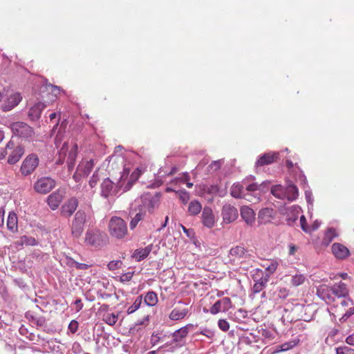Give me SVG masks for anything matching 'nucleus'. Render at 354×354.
Segmentation results:
<instances>
[{"mask_svg":"<svg viewBox=\"0 0 354 354\" xmlns=\"http://www.w3.org/2000/svg\"><path fill=\"white\" fill-rule=\"evenodd\" d=\"M332 252L337 259H344L349 255L348 249L344 245L335 243L331 247Z\"/></svg>","mask_w":354,"mask_h":354,"instance_id":"obj_18","label":"nucleus"},{"mask_svg":"<svg viewBox=\"0 0 354 354\" xmlns=\"http://www.w3.org/2000/svg\"><path fill=\"white\" fill-rule=\"evenodd\" d=\"M84 243L93 248L101 247L106 243L105 235L98 229H88L85 234Z\"/></svg>","mask_w":354,"mask_h":354,"instance_id":"obj_3","label":"nucleus"},{"mask_svg":"<svg viewBox=\"0 0 354 354\" xmlns=\"http://www.w3.org/2000/svg\"><path fill=\"white\" fill-rule=\"evenodd\" d=\"M299 343V339H292L289 342H285L281 345H278L275 346L274 351L272 352L273 354L278 353L279 352H284L287 351L292 348H294L295 346L297 345Z\"/></svg>","mask_w":354,"mask_h":354,"instance_id":"obj_26","label":"nucleus"},{"mask_svg":"<svg viewBox=\"0 0 354 354\" xmlns=\"http://www.w3.org/2000/svg\"><path fill=\"white\" fill-rule=\"evenodd\" d=\"M330 289L337 297L346 296L348 292L346 285L342 282L333 285Z\"/></svg>","mask_w":354,"mask_h":354,"instance_id":"obj_28","label":"nucleus"},{"mask_svg":"<svg viewBox=\"0 0 354 354\" xmlns=\"http://www.w3.org/2000/svg\"><path fill=\"white\" fill-rule=\"evenodd\" d=\"M161 194L159 192H147L141 196L142 206L149 213H152L160 203Z\"/></svg>","mask_w":354,"mask_h":354,"instance_id":"obj_4","label":"nucleus"},{"mask_svg":"<svg viewBox=\"0 0 354 354\" xmlns=\"http://www.w3.org/2000/svg\"><path fill=\"white\" fill-rule=\"evenodd\" d=\"M218 328L223 331H227L230 328L229 323L225 320L221 319L218 322Z\"/></svg>","mask_w":354,"mask_h":354,"instance_id":"obj_50","label":"nucleus"},{"mask_svg":"<svg viewBox=\"0 0 354 354\" xmlns=\"http://www.w3.org/2000/svg\"><path fill=\"white\" fill-rule=\"evenodd\" d=\"M201 209L202 206L197 201H193L189 205L188 211L190 214L196 215L201 212Z\"/></svg>","mask_w":354,"mask_h":354,"instance_id":"obj_40","label":"nucleus"},{"mask_svg":"<svg viewBox=\"0 0 354 354\" xmlns=\"http://www.w3.org/2000/svg\"><path fill=\"white\" fill-rule=\"evenodd\" d=\"M246 250L240 245L233 247L230 250V254L234 259L243 258L246 256Z\"/></svg>","mask_w":354,"mask_h":354,"instance_id":"obj_32","label":"nucleus"},{"mask_svg":"<svg viewBox=\"0 0 354 354\" xmlns=\"http://www.w3.org/2000/svg\"><path fill=\"white\" fill-rule=\"evenodd\" d=\"M49 87L50 88V91L55 97H57V96L60 94L61 88L59 86L50 85Z\"/></svg>","mask_w":354,"mask_h":354,"instance_id":"obj_62","label":"nucleus"},{"mask_svg":"<svg viewBox=\"0 0 354 354\" xmlns=\"http://www.w3.org/2000/svg\"><path fill=\"white\" fill-rule=\"evenodd\" d=\"M279 160V153L268 152L261 156L255 163L257 167L270 165Z\"/></svg>","mask_w":354,"mask_h":354,"instance_id":"obj_14","label":"nucleus"},{"mask_svg":"<svg viewBox=\"0 0 354 354\" xmlns=\"http://www.w3.org/2000/svg\"><path fill=\"white\" fill-rule=\"evenodd\" d=\"M179 198L180 200L184 203L186 204L189 200V194L187 192L183 190L179 192Z\"/></svg>","mask_w":354,"mask_h":354,"instance_id":"obj_52","label":"nucleus"},{"mask_svg":"<svg viewBox=\"0 0 354 354\" xmlns=\"http://www.w3.org/2000/svg\"><path fill=\"white\" fill-rule=\"evenodd\" d=\"M262 337L266 344H272L276 339L277 333L268 329H263L261 332Z\"/></svg>","mask_w":354,"mask_h":354,"instance_id":"obj_36","label":"nucleus"},{"mask_svg":"<svg viewBox=\"0 0 354 354\" xmlns=\"http://www.w3.org/2000/svg\"><path fill=\"white\" fill-rule=\"evenodd\" d=\"M21 245H37V241L35 238L28 236H22L20 239Z\"/></svg>","mask_w":354,"mask_h":354,"instance_id":"obj_44","label":"nucleus"},{"mask_svg":"<svg viewBox=\"0 0 354 354\" xmlns=\"http://www.w3.org/2000/svg\"><path fill=\"white\" fill-rule=\"evenodd\" d=\"M221 165H222L221 160H216V161L212 162L209 165V167L212 170L216 171L221 168Z\"/></svg>","mask_w":354,"mask_h":354,"instance_id":"obj_59","label":"nucleus"},{"mask_svg":"<svg viewBox=\"0 0 354 354\" xmlns=\"http://www.w3.org/2000/svg\"><path fill=\"white\" fill-rule=\"evenodd\" d=\"M78 328V323L75 320H73L68 325V329L72 333H76Z\"/></svg>","mask_w":354,"mask_h":354,"instance_id":"obj_60","label":"nucleus"},{"mask_svg":"<svg viewBox=\"0 0 354 354\" xmlns=\"http://www.w3.org/2000/svg\"><path fill=\"white\" fill-rule=\"evenodd\" d=\"M39 165V158L36 154L28 155L23 161L20 171L24 176L32 174Z\"/></svg>","mask_w":354,"mask_h":354,"instance_id":"obj_9","label":"nucleus"},{"mask_svg":"<svg viewBox=\"0 0 354 354\" xmlns=\"http://www.w3.org/2000/svg\"><path fill=\"white\" fill-rule=\"evenodd\" d=\"M149 324V316H145L140 320H138L136 322L133 326H131L129 328V332L131 333H135L139 331L140 326H147Z\"/></svg>","mask_w":354,"mask_h":354,"instance_id":"obj_35","label":"nucleus"},{"mask_svg":"<svg viewBox=\"0 0 354 354\" xmlns=\"http://www.w3.org/2000/svg\"><path fill=\"white\" fill-rule=\"evenodd\" d=\"M285 192L286 198H287L289 201L295 200L297 198L299 194L297 187L293 184L289 185L286 187Z\"/></svg>","mask_w":354,"mask_h":354,"instance_id":"obj_33","label":"nucleus"},{"mask_svg":"<svg viewBox=\"0 0 354 354\" xmlns=\"http://www.w3.org/2000/svg\"><path fill=\"white\" fill-rule=\"evenodd\" d=\"M118 319V313L109 311H104L102 315V320L110 326L114 325Z\"/></svg>","mask_w":354,"mask_h":354,"instance_id":"obj_31","label":"nucleus"},{"mask_svg":"<svg viewBox=\"0 0 354 354\" xmlns=\"http://www.w3.org/2000/svg\"><path fill=\"white\" fill-rule=\"evenodd\" d=\"M305 281H306V277L304 275H303L301 274H297L292 276V277L291 279L290 283L292 286L297 287V286H299L303 284Z\"/></svg>","mask_w":354,"mask_h":354,"instance_id":"obj_43","label":"nucleus"},{"mask_svg":"<svg viewBox=\"0 0 354 354\" xmlns=\"http://www.w3.org/2000/svg\"><path fill=\"white\" fill-rule=\"evenodd\" d=\"M221 216L224 223L230 224L237 219L239 212L234 206L230 204H225L222 207Z\"/></svg>","mask_w":354,"mask_h":354,"instance_id":"obj_11","label":"nucleus"},{"mask_svg":"<svg viewBox=\"0 0 354 354\" xmlns=\"http://www.w3.org/2000/svg\"><path fill=\"white\" fill-rule=\"evenodd\" d=\"M271 193L278 198L283 199L286 198L285 190L280 185L273 186L271 189Z\"/></svg>","mask_w":354,"mask_h":354,"instance_id":"obj_39","label":"nucleus"},{"mask_svg":"<svg viewBox=\"0 0 354 354\" xmlns=\"http://www.w3.org/2000/svg\"><path fill=\"white\" fill-rule=\"evenodd\" d=\"M337 236L338 233L335 228H329L326 232L324 241L328 244Z\"/></svg>","mask_w":354,"mask_h":354,"instance_id":"obj_42","label":"nucleus"},{"mask_svg":"<svg viewBox=\"0 0 354 354\" xmlns=\"http://www.w3.org/2000/svg\"><path fill=\"white\" fill-rule=\"evenodd\" d=\"M77 155V145L75 144L71 149L68 158H67V165L69 171H71L75 166L76 158Z\"/></svg>","mask_w":354,"mask_h":354,"instance_id":"obj_25","label":"nucleus"},{"mask_svg":"<svg viewBox=\"0 0 354 354\" xmlns=\"http://www.w3.org/2000/svg\"><path fill=\"white\" fill-rule=\"evenodd\" d=\"M24 149L21 146H17L16 147L12 153L9 155L8 158V162L10 165H14L19 162V160L21 159L22 156L24 153Z\"/></svg>","mask_w":354,"mask_h":354,"instance_id":"obj_22","label":"nucleus"},{"mask_svg":"<svg viewBox=\"0 0 354 354\" xmlns=\"http://www.w3.org/2000/svg\"><path fill=\"white\" fill-rule=\"evenodd\" d=\"M55 186V182L49 177H43L38 179L34 185L35 190L39 194H47Z\"/></svg>","mask_w":354,"mask_h":354,"instance_id":"obj_10","label":"nucleus"},{"mask_svg":"<svg viewBox=\"0 0 354 354\" xmlns=\"http://www.w3.org/2000/svg\"><path fill=\"white\" fill-rule=\"evenodd\" d=\"M86 221V213L82 210H78L71 224V234L73 237L80 238L82 236Z\"/></svg>","mask_w":354,"mask_h":354,"instance_id":"obj_5","label":"nucleus"},{"mask_svg":"<svg viewBox=\"0 0 354 354\" xmlns=\"http://www.w3.org/2000/svg\"><path fill=\"white\" fill-rule=\"evenodd\" d=\"M82 178H84L83 176V174H82L81 172H78V170L77 169L73 176V178L75 180V182L79 183L82 180Z\"/></svg>","mask_w":354,"mask_h":354,"instance_id":"obj_64","label":"nucleus"},{"mask_svg":"<svg viewBox=\"0 0 354 354\" xmlns=\"http://www.w3.org/2000/svg\"><path fill=\"white\" fill-rule=\"evenodd\" d=\"M14 134L24 138H32L34 135L33 129L23 122H13L10 125Z\"/></svg>","mask_w":354,"mask_h":354,"instance_id":"obj_8","label":"nucleus"},{"mask_svg":"<svg viewBox=\"0 0 354 354\" xmlns=\"http://www.w3.org/2000/svg\"><path fill=\"white\" fill-rule=\"evenodd\" d=\"M300 226L305 232L310 233L311 232V229L308 226L306 217L304 215L300 216Z\"/></svg>","mask_w":354,"mask_h":354,"instance_id":"obj_49","label":"nucleus"},{"mask_svg":"<svg viewBox=\"0 0 354 354\" xmlns=\"http://www.w3.org/2000/svg\"><path fill=\"white\" fill-rule=\"evenodd\" d=\"M266 283V281H264L262 279H261V280L257 281L254 283V285L253 286V288H252L253 292L254 293L260 292L265 287Z\"/></svg>","mask_w":354,"mask_h":354,"instance_id":"obj_46","label":"nucleus"},{"mask_svg":"<svg viewBox=\"0 0 354 354\" xmlns=\"http://www.w3.org/2000/svg\"><path fill=\"white\" fill-rule=\"evenodd\" d=\"M193 324H187L172 333V340L170 343H167V345L175 344L174 348H180L185 344V337H187L190 328H193Z\"/></svg>","mask_w":354,"mask_h":354,"instance_id":"obj_7","label":"nucleus"},{"mask_svg":"<svg viewBox=\"0 0 354 354\" xmlns=\"http://www.w3.org/2000/svg\"><path fill=\"white\" fill-rule=\"evenodd\" d=\"M151 248L152 245H149L144 248L137 249L134 251L133 257L136 258L138 261H142L149 256Z\"/></svg>","mask_w":354,"mask_h":354,"instance_id":"obj_24","label":"nucleus"},{"mask_svg":"<svg viewBox=\"0 0 354 354\" xmlns=\"http://www.w3.org/2000/svg\"><path fill=\"white\" fill-rule=\"evenodd\" d=\"M158 296L156 292H148L144 297V303L149 307L154 306L158 303Z\"/></svg>","mask_w":354,"mask_h":354,"instance_id":"obj_34","label":"nucleus"},{"mask_svg":"<svg viewBox=\"0 0 354 354\" xmlns=\"http://www.w3.org/2000/svg\"><path fill=\"white\" fill-rule=\"evenodd\" d=\"M160 334L159 333H153L151 337V344L152 346L156 345L160 340Z\"/></svg>","mask_w":354,"mask_h":354,"instance_id":"obj_54","label":"nucleus"},{"mask_svg":"<svg viewBox=\"0 0 354 354\" xmlns=\"http://www.w3.org/2000/svg\"><path fill=\"white\" fill-rule=\"evenodd\" d=\"M354 314V311H346L342 317L339 319L340 324L346 322L351 316Z\"/></svg>","mask_w":354,"mask_h":354,"instance_id":"obj_57","label":"nucleus"},{"mask_svg":"<svg viewBox=\"0 0 354 354\" xmlns=\"http://www.w3.org/2000/svg\"><path fill=\"white\" fill-rule=\"evenodd\" d=\"M241 216L245 223L249 226H252L255 223V213L254 210L248 206H243L240 210Z\"/></svg>","mask_w":354,"mask_h":354,"instance_id":"obj_17","label":"nucleus"},{"mask_svg":"<svg viewBox=\"0 0 354 354\" xmlns=\"http://www.w3.org/2000/svg\"><path fill=\"white\" fill-rule=\"evenodd\" d=\"M311 313L310 315H308L307 313H304V315H301V319H303L304 321L305 322H310V320H312L314 317H315V311H310Z\"/></svg>","mask_w":354,"mask_h":354,"instance_id":"obj_61","label":"nucleus"},{"mask_svg":"<svg viewBox=\"0 0 354 354\" xmlns=\"http://www.w3.org/2000/svg\"><path fill=\"white\" fill-rule=\"evenodd\" d=\"M337 354H354V350L348 346H341L336 348Z\"/></svg>","mask_w":354,"mask_h":354,"instance_id":"obj_48","label":"nucleus"},{"mask_svg":"<svg viewBox=\"0 0 354 354\" xmlns=\"http://www.w3.org/2000/svg\"><path fill=\"white\" fill-rule=\"evenodd\" d=\"M200 333L206 336L209 339H212L214 337V331L209 328H203Z\"/></svg>","mask_w":354,"mask_h":354,"instance_id":"obj_55","label":"nucleus"},{"mask_svg":"<svg viewBox=\"0 0 354 354\" xmlns=\"http://www.w3.org/2000/svg\"><path fill=\"white\" fill-rule=\"evenodd\" d=\"M202 223L207 228H212L216 223L215 215L211 207H205L201 215Z\"/></svg>","mask_w":354,"mask_h":354,"instance_id":"obj_13","label":"nucleus"},{"mask_svg":"<svg viewBox=\"0 0 354 354\" xmlns=\"http://www.w3.org/2000/svg\"><path fill=\"white\" fill-rule=\"evenodd\" d=\"M335 302V304L334 305V307L336 308L348 307V310H354V308L351 307V301L348 298L346 297V296L337 297Z\"/></svg>","mask_w":354,"mask_h":354,"instance_id":"obj_29","label":"nucleus"},{"mask_svg":"<svg viewBox=\"0 0 354 354\" xmlns=\"http://www.w3.org/2000/svg\"><path fill=\"white\" fill-rule=\"evenodd\" d=\"M133 275V272H131L125 273L121 276V281H129L131 279Z\"/></svg>","mask_w":354,"mask_h":354,"instance_id":"obj_63","label":"nucleus"},{"mask_svg":"<svg viewBox=\"0 0 354 354\" xmlns=\"http://www.w3.org/2000/svg\"><path fill=\"white\" fill-rule=\"evenodd\" d=\"M46 106L43 102H37L32 107H31L29 111V116L32 118H39L41 115V111Z\"/></svg>","mask_w":354,"mask_h":354,"instance_id":"obj_30","label":"nucleus"},{"mask_svg":"<svg viewBox=\"0 0 354 354\" xmlns=\"http://www.w3.org/2000/svg\"><path fill=\"white\" fill-rule=\"evenodd\" d=\"M261 185H259L256 183H251L245 187L246 190L248 192H254L259 190L260 189Z\"/></svg>","mask_w":354,"mask_h":354,"instance_id":"obj_56","label":"nucleus"},{"mask_svg":"<svg viewBox=\"0 0 354 354\" xmlns=\"http://www.w3.org/2000/svg\"><path fill=\"white\" fill-rule=\"evenodd\" d=\"M202 191L203 194H209L211 196H214L218 194L219 187L216 185H205L203 186Z\"/></svg>","mask_w":354,"mask_h":354,"instance_id":"obj_38","label":"nucleus"},{"mask_svg":"<svg viewBox=\"0 0 354 354\" xmlns=\"http://www.w3.org/2000/svg\"><path fill=\"white\" fill-rule=\"evenodd\" d=\"M108 232L115 240H124L129 236L127 222L120 216H112L108 223Z\"/></svg>","mask_w":354,"mask_h":354,"instance_id":"obj_1","label":"nucleus"},{"mask_svg":"<svg viewBox=\"0 0 354 354\" xmlns=\"http://www.w3.org/2000/svg\"><path fill=\"white\" fill-rule=\"evenodd\" d=\"M99 180H100V176L98 174V169H97L93 173V176H91V178L89 180V183H88L89 186L91 188L95 187L97 185Z\"/></svg>","mask_w":354,"mask_h":354,"instance_id":"obj_47","label":"nucleus"},{"mask_svg":"<svg viewBox=\"0 0 354 354\" xmlns=\"http://www.w3.org/2000/svg\"><path fill=\"white\" fill-rule=\"evenodd\" d=\"M119 189L116 183H114L109 178H105L101 184V194L105 198L117 194Z\"/></svg>","mask_w":354,"mask_h":354,"instance_id":"obj_12","label":"nucleus"},{"mask_svg":"<svg viewBox=\"0 0 354 354\" xmlns=\"http://www.w3.org/2000/svg\"><path fill=\"white\" fill-rule=\"evenodd\" d=\"M26 317L32 321L34 324H36L38 326H43L46 324V319L44 317H36L30 314V311H28L26 313Z\"/></svg>","mask_w":354,"mask_h":354,"instance_id":"obj_37","label":"nucleus"},{"mask_svg":"<svg viewBox=\"0 0 354 354\" xmlns=\"http://www.w3.org/2000/svg\"><path fill=\"white\" fill-rule=\"evenodd\" d=\"M94 167V161L91 159L89 160H83L77 166L78 172H81L84 177H86L91 172Z\"/></svg>","mask_w":354,"mask_h":354,"instance_id":"obj_21","label":"nucleus"},{"mask_svg":"<svg viewBox=\"0 0 354 354\" xmlns=\"http://www.w3.org/2000/svg\"><path fill=\"white\" fill-rule=\"evenodd\" d=\"M231 308L232 302L230 299L228 297H223L215 302L212 310H229Z\"/></svg>","mask_w":354,"mask_h":354,"instance_id":"obj_23","label":"nucleus"},{"mask_svg":"<svg viewBox=\"0 0 354 354\" xmlns=\"http://www.w3.org/2000/svg\"><path fill=\"white\" fill-rule=\"evenodd\" d=\"M145 216V212L140 210L138 212L134 217L132 218L130 221L129 226L131 230H133L138 224L140 221L144 219Z\"/></svg>","mask_w":354,"mask_h":354,"instance_id":"obj_41","label":"nucleus"},{"mask_svg":"<svg viewBox=\"0 0 354 354\" xmlns=\"http://www.w3.org/2000/svg\"><path fill=\"white\" fill-rule=\"evenodd\" d=\"M142 303V297L139 296L136 299L134 303L132 304V306H131V308L129 310H130V309L138 310V308H140L141 307Z\"/></svg>","mask_w":354,"mask_h":354,"instance_id":"obj_53","label":"nucleus"},{"mask_svg":"<svg viewBox=\"0 0 354 354\" xmlns=\"http://www.w3.org/2000/svg\"><path fill=\"white\" fill-rule=\"evenodd\" d=\"M121 265H122L121 261H111L109 263L107 266L110 270H116V269L120 268Z\"/></svg>","mask_w":354,"mask_h":354,"instance_id":"obj_51","label":"nucleus"},{"mask_svg":"<svg viewBox=\"0 0 354 354\" xmlns=\"http://www.w3.org/2000/svg\"><path fill=\"white\" fill-rule=\"evenodd\" d=\"M78 201L76 198L68 199L66 203L62 205L61 213L64 216L70 217L77 209Z\"/></svg>","mask_w":354,"mask_h":354,"instance_id":"obj_15","label":"nucleus"},{"mask_svg":"<svg viewBox=\"0 0 354 354\" xmlns=\"http://www.w3.org/2000/svg\"><path fill=\"white\" fill-rule=\"evenodd\" d=\"M189 179H190L189 175L188 173L186 172V173L183 174V177L178 178H176V179L173 180L171 181V183H174V182L177 183L178 181L181 182V183H185V182L189 181Z\"/></svg>","mask_w":354,"mask_h":354,"instance_id":"obj_58","label":"nucleus"},{"mask_svg":"<svg viewBox=\"0 0 354 354\" xmlns=\"http://www.w3.org/2000/svg\"><path fill=\"white\" fill-rule=\"evenodd\" d=\"M64 194L63 190L57 189L48 196L47 202L52 209L55 210L59 207L64 198Z\"/></svg>","mask_w":354,"mask_h":354,"instance_id":"obj_16","label":"nucleus"},{"mask_svg":"<svg viewBox=\"0 0 354 354\" xmlns=\"http://www.w3.org/2000/svg\"><path fill=\"white\" fill-rule=\"evenodd\" d=\"M300 209L296 206H292L288 209L286 221L289 225H292L298 218Z\"/></svg>","mask_w":354,"mask_h":354,"instance_id":"obj_27","label":"nucleus"},{"mask_svg":"<svg viewBox=\"0 0 354 354\" xmlns=\"http://www.w3.org/2000/svg\"><path fill=\"white\" fill-rule=\"evenodd\" d=\"M22 97L21 94L15 93L11 95L8 99L5 104L3 106L2 109L3 111H8L16 106L21 100Z\"/></svg>","mask_w":354,"mask_h":354,"instance_id":"obj_19","label":"nucleus"},{"mask_svg":"<svg viewBox=\"0 0 354 354\" xmlns=\"http://www.w3.org/2000/svg\"><path fill=\"white\" fill-rule=\"evenodd\" d=\"M185 316V311H171V313L169 315V318L171 320H179L184 318Z\"/></svg>","mask_w":354,"mask_h":354,"instance_id":"obj_45","label":"nucleus"},{"mask_svg":"<svg viewBox=\"0 0 354 354\" xmlns=\"http://www.w3.org/2000/svg\"><path fill=\"white\" fill-rule=\"evenodd\" d=\"M7 228L12 233H17L19 231L18 217L14 212H10L6 222Z\"/></svg>","mask_w":354,"mask_h":354,"instance_id":"obj_20","label":"nucleus"},{"mask_svg":"<svg viewBox=\"0 0 354 354\" xmlns=\"http://www.w3.org/2000/svg\"><path fill=\"white\" fill-rule=\"evenodd\" d=\"M142 171L140 168H136L131 174H130V169L124 167L122 172L120 174V178L115 183L117 187L120 191L126 192L129 191L135 183L138 180Z\"/></svg>","mask_w":354,"mask_h":354,"instance_id":"obj_2","label":"nucleus"},{"mask_svg":"<svg viewBox=\"0 0 354 354\" xmlns=\"http://www.w3.org/2000/svg\"><path fill=\"white\" fill-rule=\"evenodd\" d=\"M257 220L258 223L261 225L268 223L279 224V221L277 220V210L270 207H265L260 209L258 213Z\"/></svg>","mask_w":354,"mask_h":354,"instance_id":"obj_6","label":"nucleus"}]
</instances>
